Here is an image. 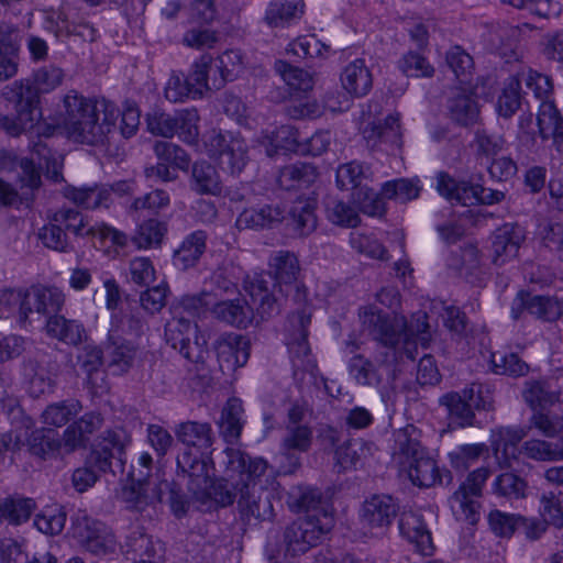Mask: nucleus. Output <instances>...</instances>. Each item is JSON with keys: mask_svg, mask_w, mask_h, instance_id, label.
<instances>
[{"mask_svg": "<svg viewBox=\"0 0 563 563\" xmlns=\"http://www.w3.org/2000/svg\"><path fill=\"white\" fill-rule=\"evenodd\" d=\"M269 275L274 278L273 286L289 295L294 291L292 300L300 303L306 299L303 286L298 284L300 264L297 255L288 250H278L268 258ZM271 280L264 274H255L244 279V289L250 295L255 311L261 320H266L279 312V305L271 289Z\"/></svg>", "mask_w": 563, "mask_h": 563, "instance_id": "obj_1", "label": "nucleus"}, {"mask_svg": "<svg viewBox=\"0 0 563 563\" xmlns=\"http://www.w3.org/2000/svg\"><path fill=\"white\" fill-rule=\"evenodd\" d=\"M63 128L69 140L91 146L104 145L114 132L117 113L113 108L98 103L70 90L63 100Z\"/></svg>", "mask_w": 563, "mask_h": 563, "instance_id": "obj_2", "label": "nucleus"}, {"mask_svg": "<svg viewBox=\"0 0 563 563\" xmlns=\"http://www.w3.org/2000/svg\"><path fill=\"white\" fill-rule=\"evenodd\" d=\"M363 330L379 341L386 349L383 363L397 361L396 345L408 335H420L427 340L429 333L428 316L423 311L415 313L407 324L405 317L389 316L373 306L364 307L360 312Z\"/></svg>", "mask_w": 563, "mask_h": 563, "instance_id": "obj_3", "label": "nucleus"}, {"mask_svg": "<svg viewBox=\"0 0 563 563\" xmlns=\"http://www.w3.org/2000/svg\"><path fill=\"white\" fill-rule=\"evenodd\" d=\"M210 461L224 476L208 483L205 501L211 499L220 507L231 506L241 497L242 484L246 483L249 465L254 457L239 449L228 448Z\"/></svg>", "mask_w": 563, "mask_h": 563, "instance_id": "obj_4", "label": "nucleus"}, {"mask_svg": "<svg viewBox=\"0 0 563 563\" xmlns=\"http://www.w3.org/2000/svg\"><path fill=\"white\" fill-rule=\"evenodd\" d=\"M268 464L261 457H254L249 465L246 483L242 484L241 497L238 499V507L243 519L255 522H272L275 519L273 506L274 494L268 490L263 477Z\"/></svg>", "mask_w": 563, "mask_h": 563, "instance_id": "obj_5", "label": "nucleus"}, {"mask_svg": "<svg viewBox=\"0 0 563 563\" xmlns=\"http://www.w3.org/2000/svg\"><path fill=\"white\" fill-rule=\"evenodd\" d=\"M331 512L310 514L297 518L283 532L285 555L296 558L319 545L333 528Z\"/></svg>", "mask_w": 563, "mask_h": 563, "instance_id": "obj_6", "label": "nucleus"}, {"mask_svg": "<svg viewBox=\"0 0 563 563\" xmlns=\"http://www.w3.org/2000/svg\"><path fill=\"white\" fill-rule=\"evenodd\" d=\"M3 98L13 106L15 118L3 119L4 129L13 134L31 130L41 118L40 93L30 79L15 80L2 90Z\"/></svg>", "mask_w": 563, "mask_h": 563, "instance_id": "obj_7", "label": "nucleus"}, {"mask_svg": "<svg viewBox=\"0 0 563 563\" xmlns=\"http://www.w3.org/2000/svg\"><path fill=\"white\" fill-rule=\"evenodd\" d=\"M311 310L307 307L292 312L288 318L287 346L292 365L294 377L303 380L306 374L314 376L317 363L311 355L307 341Z\"/></svg>", "mask_w": 563, "mask_h": 563, "instance_id": "obj_8", "label": "nucleus"}, {"mask_svg": "<svg viewBox=\"0 0 563 563\" xmlns=\"http://www.w3.org/2000/svg\"><path fill=\"white\" fill-rule=\"evenodd\" d=\"M336 183L341 189L352 191L353 200L363 213L372 217L384 214L385 202L375 190L369 188V179L362 164L351 162L341 165L336 170Z\"/></svg>", "mask_w": 563, "mask_h": 563, "instance_id": "obj_9", "label": "nucleus"}, {"mask_svg": "<svg viewBox=\"0 0 563 563\" xmlns=\"http://www.w3.org/2000/svg\"><path fill=\"white\" fill-rule=\"evenodd\" d=\"M165 340L189 362L203 361L207 352L206 340L199 335L197 324L181 312L175 311L173 318L166 323Z\"/></svg>", "mask_w": 563, "mask_h": 563, "instance_id": "obj_10", "label": "nucleus"}, {"mask_svg": "<svg viewBox=\"0 0 563 563\" xmlns=\"http://www.w3.org/2000/svg\"><path fill=\"white\" fill-rule=\"evenodd\" d=\"M205 146L210 156L217 157L222 169L232 175L240 174L247 161V145L244 140L227 132L212 130L205 136Z\"/></svg>", "mask_w": 563, "mask_h": 563, "instance_id": "obj_11", "label": "nucleus"}, {"mask_svg": "<svg viewBox=\"0 0 563 563\" xmlns=\"http://www.w3.org/2000/svg\"><path fill=\"white\" fill-rule=\"evenodd\" d=\"M380 111V104L371 101L367 110L362 112V121L365 123L363 128L364 137L368 142H373V146L385 144L388 148H399L402 144V134L400 128V114L398 112L390 113L382 119H376V114Z\"/></svg>", "mask_w": 563, "mask_h": 563, "instance_id": "obj_12", "label": "nucleus"}, {"mask_svg": "<svg viewBox=\"0 0 563 563\" xmlns=\"http://www.w3.org/2000/svg\"><path fill=\"white\" fill-rule=\"evenodd\" d=\"M489 471L485 467L470 473L459 489L452 495L451 508L459 520L475 525L479 519V498Z\"/></svg>", "mask_w": 563, "mask_h": 563, "instance_id": "obj_13", "label": "nucleus"}, {"mask_svg": "<svg viewBox=\"0 0 563 563\" xmlns=\"http://www.w3.org/2000/svg\"><path fill=\"white\" fill-rule=\"evenodd\" d=\"M130 442L131 437L123 428L107 430L100 437L97 448L89 454L88 462L102 473L123 472L124 450Z\"/></svg>", "mask_w": 563, "mask_h": 563, "instance_id": "obj_14", "label": "nucleus"}, {"mask_svg": "<svg viewBox=\"0 0 563 563\" xmlns=\"http://www.w3.org/2000/svg\"><path fill=\"white\" fill-rule=\"evenodd\" d=\"M398 511L399 506L390 495L375 494L364 500L360 520L371 536L380 537L391 526Z\"/></svg>", "mask_w": 563, "mask_h": 563, "instance_id": "obj_15", "label": "nucleus"}, {"mask_svg": "<svg viewBox=\"0 0 563 563\" xmlns=\"http://www.w3.org/2000/svg\"><path fill=\"white\" fill-rule=\"evenodd\" d=\"M52 220L58 222L77 236H99L101 240L109 239L113 244L119 246H124L128 242L125 233L106 223L88 225L82 213L73 208L58 209L53 213Z\"/></svg>", "mask_w": 563, "mask_h": 563, "instance_id": "obj_16", "label": "nucleus"}, {"mask_svg": "<svg viewBox=\"0 0 563 563\" xmlns=\"http://www.w3.org/2000/svg\"><path fill=\"white\" fill-rule=\"evenodd\" d=\"M75 534L79 544L93 555L106 556L117 551L113 531L101 521L85 518L78 523Z\"/></svg>", "mask_w": 563, "mask_h": 563, "instance_id": "obj_17", "label": "nucleus"}, {"mask_svg": "<svg viewBox=\"0 0 563 563\" xmlns=\"http://www.w3.org/2000/svg\"><path fill=\"white\" fill-rule=\"evenodd\" d=\"M169 488V483L153 478L132 479L121 492V498L128 508L142 511L147 506L162 501L164 489Z\"/></svg>", "mask_w": 563, "mask_h": 563, "instance_id": "obj_18", "label": "nucleus"}, {"mask_svg": "<svg viewBox=\"0 0 563 563\" xmlns=\"http://www.w3.org/2000/svg\"><path fill=\"white\" fill-rule=\"evenodd\" d=\"M525 230L517 223H505L492 234V261L495 265H504L518 255L525 241Z\"/></svg>", "mask_w": 563, "mask_h": 563, "instance_id": "obj_19", "label": "nucleus"}, {"mask_svg": "<svg viewBox=\"0 0 563 563\" xmlns=\"http://www.w3.org/2000/svg\"><path fill=\"white\" fill-rule=\"evenodd\" d=\"M250 341L236 333H229L216 342V352L223 373L243 367L250 357Z\"/></svg>", "mask_w": 563, "mask_h": 563, "instance_id": "obj_20", "label": "nucleus"}, {"mask_svg": "<svg viewBox=\"0 0 563 563\" xmlns=\"http://www.w3.org/2000/svg\"><path fill=\"white\" fill-rule=\"evenodd\" d=\"M408 476L413 485L419 487H432L435 484H450L452 474L450 471L440 472L437 462L427 452L409 461L406 465Z\"/></svg>", "mask_w": 563, "mask_h": 563, "instance_id": "obj_21", "label": "nucleus"}, {"mask_svg": "<svg viewBox=\"0 0 563 563\" xmlns=\"http://www.w3.org/2000/svg\"><path fill=\"white\" fill-rule=\"evenodd\" d=\"M286 219V212L279 205H264L257 208H245L236 218L239 230L273 229Z\"/></svg>", "mask_w": 563, "mask_h": 563, "instance_id": "obj_22", "label": "nucleus"}, {"mask_svg": "<svg viewBox=\"0 0 563 563\" xmlns=\"http://www.w3.org/2000/svg\"><path fill=\"white\" fill-rule=\"evenodd\" d=\"M101 424L102 418L99 413L89 412L84 415L65 429L59 440L60 449H64L66 453L85 449L89 442L90 435L100 429Z\"/></svg>", "mask_w": 563, "mask_h": 563, "instance_id": "obj_23", "label": "nucleus"}, {"mask_svg": "<svg viewBox=\"0 0 563 563\" xmlns=\"http://www.w3.org/2000/svg\"><path fill=\"white\" fill-rule=\"evenodd\" d=\"M177 466L189 477L188 489L192 496L205 503L208 483L210 482L208 463L206 460L194 455L191 452H184L177 459Z\"/></svg>", "mask_w": 563, "mask_h": 563, "instance_id": "obj_24", "label": "nucleus"}, {"mask_svg": "<svg viewBox=\"0 0 563 563\" xmlns=\"http://www.w3.org/2000/svg\"><path fill=\"white\" fill-rule=\"evenodd\" d=\"M316 197H298L288 211L287 225L300 238L310 235L318 224Z\"/></svg>", "mask_w": 563, "mask_h": 563, "instance_id": "obj_25", "label": "nucleus"}, {"mask_svg": "<svg viewBox=\"0 0 563 563\" xmlns=\"http://www.w3.org/2000/svg\"><path fill=\"white\" fill-rule=\"evenodd\" d=\"M399 531L422 555H432L434 545L429 529L421 515L411 510L402 511L399 517Z\"/></svg>", "mask_w": 563, "mask_h": 563, "instance_id": "obj_26", "label": "nucleus"}, {"mask_svg": "<svg viewBox=\"0 0 563 563\" xmlns=\"http://www.w3.org/2000/svg\"><path fill=\"white\" fill-rule=\"evenodd\" d=\"M211 311L218 320L242 329L247 328L255 318L254 309L244 298L219 301Z\"/></svg>", "mask_w": 563, "mask_h": 563, "instance_id": "obj_27", "label": "nucleus"}, {"mask_svg": "<svg viewBox=\"0 0 563 563\" xmlns=\"http://www.w3.org/2000/svg\"><path fill=\"white\" fill-rule=\"evenodd\" d=\"M341 84L353 97L367 95L373 86V77L365 62L357 58L349 63L341 73Z\"/></svg>", "mask_w": 563, "mask_h": 563, "instance_id": "obj_28", "label": "nucleus"}, {"mask_svg": "<svg viewBox=\"0 0 563 563\" xmlns=\"http://www.w3.org/2000/svg\"><path fill=\"white\" fill-rule=\"evenodd\" d=\"M189 186L198 195L218 196L222 191V183L217 168L207 161H197L191 167Z\"/></svg>", "mask_w": 563, "mask_h": 563, "instance_id": "obj_29", "label": "nucleus"}, {"mask_svg": "<svg viewBox=\"0 0 563 563\" xmlns=\"http://www.w3.org/2000/svg\"><path fill=\"white\" fill-rule=\"evenodd\" d=\"M64 196L75 205L86 209L108 208L111 202V189L108 185H93L88 187L68 186L64 189Z\"/></svg>", "mask_w": 563, "mask_h": 563, "instance_id": "obj_30", "label": "nucleus"}, {"mask_svg": "<svg viewBox=\"0 0 563 563\" xmlns=\"http://www.w3.org/2000/svg\"><path fill=\"white\" fill-rule=\"evenodd\" d=\"M420 431L413 424L395 432L394 460L400 465H406L409 461L418 457L426 452L420 442Z\"/></svg>", "mask_w": 563, "mask_h": 563, "instance_id": "obj_31", "label": "nucleus"}, {"mask_svg": "<svg viewBox=\"0 0 563 563\" xmlns=\"http://www.w3.org/2000/svg\"><path fill=\"white\" fill-rule=\"evenodd\" d=\"M539 133L543 140L553 139L559 151H563V118L552 101L543 100L537 117Z\"/></svg>", "mask_w": 563, "mask_h": 563, "instance_id": "obj_32", "label": "nucleus"}, {"mask_svg": "<svg viewBox=\"0 0 563 563\" xmlns=\"http://www.w3.org/2000/svg\"><path fill=\"white\" fill-rule=\"evenodd\" d=\"M385 352L386 349L384 347V351L380 352L382 358L377 361L378 365L361 354L354 355L349 361V373L357 384L363 386L377 387L382 383L383 375L379 372V367L388 366L395 362L389 358L388 363H383V360L385 358Z\"/></svg>", "mask_w": 563, "mask_h": 563, "instance_id": "obj_33", "label": "nucleus"}, {"mask_svg": "<svg viewBox=\"0 0 563 563\" xmlns=\"http://www.w3.org/2000/svg\"><path fill=\"white\" fill-rule=\"evenodd\" d=\"M242 413L243 406L239 398H230L222 408L218 427L225 442L234 443L239 440L244 426Z\"/></svg>", "mask_w": 563, "mask_h": 563, "instance_id": "obj_34", "label": "nucleus"}, {"mask_svg": "<svg viewBox=\"0 0 563 563\" xmlns=\"http://www.w3.org/2000/svg\"><path fill=\"white\" fill-rule=\"evenodd\" d=\"M207 233L202 230L190 233L174 253L175 266L187 269L196 265L206 251Z\"/></svg>", "mask_w": 563, "mask_h": 563, "instance_id": "obj_35", "label": "nucleus"}, {"mask_svg": "<svg viewBox=\"0 0 563 563\" xmlns=\"http://www.w3.org/2000/svg\"><path fill=\"white\" fill-rule=\"evenodd\" d=\"M317 177V168L311 164L295 163L279 170L277 184L282 189L292 190L309 186Z\"/></svg>", "mask_w": 563, "mask_h": 563, "instance_id": "obj_36", "label": "nucleus"}, {"mask_svg": "<svg viewBox=\"0 0 563 563\" xmlns=\"http://www.w3.org/2000/svg\"><path fill=\"white\" fill-rule=\"evenodd\" d=\"M474 393V386L471 389L459 393H448L441 397L440 402L448 408L450 417L460 427L473 426L475 415L472 410L473 404L470 401V394Z\"/></svg>", "mask_w": 563, "mask_h": 563, "instance_id": "obj_37", "label": "nucleus"}, {"mask_svg": "<svg viewBox=\"0 0 563 563\" xmlns=\"http://www.w3.org/2000/svg\"><path fill=\"white\" fill-rule=\"evenodd\" d=\"M23 375L29 380V390L33 397L51 393L54 388L55 376L36 358L23 362Z\"/></svg>", "mask_w": 563, "mask_h": 563, "instance_id": "obj_38", "label": "nucleus"}, {"mask_svg": "<svg viewBox=\"0 0 563 563\" xmlns=\"http://www.w3.org/2000/svg\"><path fill=\"white\" fill-rule=\"evenodd\" d=\"M46 330L51 336L71 345H78L86 339V330L82 324L63 316L49 317Z\"/></svg>", "mask_w": 563, "mask_h": 563, "instance_id": "obj_39", "label": "nucleus"}, {"mask_svg": "<svg viewBox=\"0 0 563 563\" xmlns=\"http://www.w3.org/2000/svg\"><path fill=\"white\" fill-rule=\"evenodd\" d=\"M177 439L188 446L209 449L212 445V429L209 423L187 421L176 429Z\"/></svg>", "mask_w": 563, "mask_h": 563, "instance_id": "obj_40", "label": "nucleus"}, {"mask_svg": "<svg viewBox=\"0 0 563 563\" xmlns=\"http://www.w3.org/2000/svg\"><path fill=\"white\" fill-rule=\"evenodd\" d=\"M213 58L209 54L201 55L191 65V69L186 76L189 86L194 90V99L201 98L205 91L214 89L212 86V78L209 77L212 70Z\"/></svg>", "mask_w": 563, "mask_h": 563, "instance_id": "obj_41", "label": "nucleus"}, {"mask_svg": "<svg viewBox=\"0 0 563 563\" xmlns=\"http://www.w3.org/2000/svg\"><path fill=\"white\" fill-rule=\"evenodd\" d=\"M19 312L25 320L32 312L30 292L4 288L0 290V318H9Z\"/></svg>", "mask_w": 563, "mask_h": 563, "instance_id": "obj_42", "label": "nucleus"}, {"mask_svg": "<svg viewBox=\"0 0 563 563\" xmlns=\"http://www.w3.org/2000/svg\"><path fill=\"white\" fill-rule=\"evenodd\" d=\"M36 504L32 498L8 497L0 500V519L18 526L29 520Z\"/></svg>", "mask_w": 563, "mask_h": 563, "instance_id": "obj_43", "label": "nucleus"}, {"mask_svg": "<svg viewBox=\"0 0 563 563\" xmlns=\"http://www.w3.org/2000/svg\"><path fill=\"white\" fill-rule=\"evenodd\" d=\"M451 119L460 125H471L478 118L476 101L468 95L459 93L449 100L448 104Z\"/></svg>", "mask_w": 563, "mask_h": 563, "instance_id": "obj_44", "label": "nucleus"}, {"mask_svg": "<svg viewBox=\"0 0 563 563\" xmlns=\"http://www.w3.org/2000/svg\"><path fill=\"white\" fill-rule=\"evenodd\" d=\"M82 409L78 400L69 399L52 404L42 412L43 423L49 427H63Z\"/></svg>", "mask_w": 563, "mask_h": 563, "instance_id": "obj_45", "label": "nucleus"}, {"mask_svg": "<svg viewBox=\"0 0 563 563\" xmlns=\"http://www.w3.org/2000/svg\"><path fill=\"white\" fill-rule=\"evenodd\" d=\"M32 311L51 314L60 310L65 298L57 288L38 287L30 292Z\"/></svg>", "mask_w": 563, "mask_h": 563, "instance_id": "obj_46", "label": "nucleus"}, {"mask_svg": "<svg viewBox=\"0 0 563 563\" xmlns=\"http://www.w3.org/2000/svg\"><path fill=\"white\" fill-rule=\"evenodd\" d=\"M421 191L418 178H399L386 181L382 187V195L386 199L407 202L419 197Z\"/></svg>", "mask_w": 563, "mask_h": 563, "instance_id": "obj_47", "label": "nucleus"}, {"mask_svg": "<svg viewBox=\"0 0 563 563\" xmlns=\"http://www.w3.org/2000/svg\"><path fill=\"white\" fill-rule=\"evenodd\" d=\"M125 555L134 562L155 558L157 549L152 538L142 531H133L122 547Z\"/></svg>", "mask_w": 563, "mask_h": 563, "instance_id": "obj_48", "label": "nucleus"}, {"mask_svg": "<svg viewBox=\"0 0 563 563\" xmlns=\"http://www.w3.org/2000/svg\"><path fill=\"white\" fill-rule=\"evenodd\" d=\"M490 364L493 372L498 375L520 377L529 373V365L516 353L494 352Z\"/></svg>", "mask_w": 563, "mask_h": 563, "instance_id": "obj_49", "label": "nucleus"}, {"mask_svg": "<svg viewBox=\"0 0 563 563\" xmlns=\"http://www.w3.org/2000/svg\"><path fill=\"white\" fill-rule=\"evenodd\" d=\"M369 452L367 444L361 439L345 441L335 450V465L339 471L352 468Z\"/></svg>", "mask_w": 563, "mask_h": 563, "instance_id": "obj_50", "label": "nucleus"}, {"mask_svg": "<svg viewBox=\"0 0 563 563\" xmlns=\"http://www.w3.org/2000/svg\"><path fill=\"white\" fill-rule=\"evenodd\" d=\"M153 152L161 163H166L180 170H188L190 157L179 145L168 141H155Z\"/></svg>", "mask_w": 563, "mask_h": 563, "instance_id": "obj_51", "label": "nucleus"}, {"mask_svg": "<svg viewBox=\"0 0 563 563\" xmlns=\"http://www.w3.org/2000/svg\"><path fill=\"white\" fill-rule=\"evenodd\" d=\"M529 313L539 320L552 322L563 314V302L553 297L530 294Z\"/></svg>", "mask_w": 563, "mask_h": 563, "instance_id": "obj_52", "label": "nucleus"}, {"mask_svg": "<svg viewBox=\"0 0 563 563\" xmlns=\"http://www.w3.org/2000/svg\"><path fill=\"white\" fill-rule=\"evenodd\" d=\"M27 430V435L24 440L29 452L42 460L51 457L55 452L60 449L59 440L51 438L44 429H37L31 433Z\"/></svg>", "mask_w": 563, "mask_h": 563, "instance_id": "obj_53", "label": "nucleus"}, {"mask_svg": "<svg viewBox=\"0 0 563 563\" xmlns=\"http://www.w3.org/2000/svg\"><path fill=\"white\" fill-rule=\"evenodd\" d=\"M494 493L508 499L526 497L528 484L526 479L511 472L498 475L493 484Z\"/></svg>", "mask_w": 563, "mask_h": 563, "instance_id": "obj_54", "label": "nucleus"}, {"mask_svg": "<svg viewBox=\"0 0 563 563\" xmlns=\"http://www.w3.org/2000/svg\"><path fill=\"white\" fill-rule=\"evenodd\" d=\"M275 70L292 90L307 92L313 87L312 77L307 71L291 66L287 62L277 60L275 63Z\"/></svg>", "mask_w": 563, "mask_h": 563, "instance_id": "obj_55", "label": "nucleus"}, {"mask_svg": "<svg viewBox=\"0 0 563 563\" xmlns=\"http://www.w3.org/2000/svg\"><path fill=\"white\" fill-rule=\"evenodd\" d=\"M523 398L533 410H537L552 406L559 400L560 395L549 390L543 382L530 380L526 383Z\"/></svg>", "mask_w": 563, "mask_h": 563, "instance_id": "obj_56", "label": "nucleus"}, {"mask_svg": "<svg viewBox=\"0 0 563 563\" xmlns=\"http://www.w3.org/2000/svg\"><path fill=\"white\" fill-rule=\"evenodd\" d=\"M37 238L45 247L56 252L66 253L73 249L63 225L52 219L48 224L38 230Z\"/></svg>", "mask_w": 563, "mask_h": 563, "instance_id": "obj_57", "label": "nucleus"}, {"mask_svg": "<svg viewBox=\"0 0 563 563\" xmlns=\"http://www.w3.org/2000/svg\"><path fill=\"white\" fill-rule=\"evenodd\" d=\"M445 63L460 82L465 84L468 81L474 68V62L472 56L461 46H454L446 52Z\"/></svg>", "mask_w": 563, "mask_h": 563, "instance_id": "obj_58", "label": "nucleus"}, {"mask_svg": "<svg viewBox=\"0 0 563 563\" xmlns=\"http://www.w3.org/2000/svg\"><path fill=\"white\" fill-rule=\"evenodd\" d=\"M325 211L328 219L333 224L355 228L360 223V216L357 211L342 200L329 199L325 206Z\"/></svg>", "mask_w": 563, "mask_h": 563, "instance_id": "obj_59", "label": "nucleus"}, {"mask_svg": "<svg viewBox=\"0 0 563 563\" xmlns=\"http://www.w3.org/2000/svg\"><path fill=\"white\" fill-rule=\"evenodd\" d=\"M242 65V55L239 51L228 49L222 53L218 58L217 70L219 71V77H212V86L217 90L222 88L224 84L229 80H232L235 71Z\"/></svg>", "mask_w": 563, "mask_h": 563, "instance_id": "obj_60", "label": "nucleus"}, {"mask_svg": "<svg viewBox=\"0 0 563 563\" xmlns=\"http://www.w3.org/2000/svg\"><path fill=\"white\" fill-rule=\"evenodd\" d=\"M166 227L156 219L144 221L133 236L134 244L140 249H148L162 242Z\"/></svg>", "mask_w": 563, "mask_h": 563, "instance_id": "obj_61", "label": "nucleus"}, {"mask_svg": "<svg viewBox=\"0 0 563 563\" xmlns=\"http://www.w3.org/2000/svg\"><path fill=\"white\" fill-rule=\"evenodd\" d=\"M488 523L493 532L498 537H510L518 527L526 526L527 519L500 510H493L488 516Z\"/></svg>", "mask_w": 563, "mask_h": 563, "instance_id": "obj_62", "label": "nucleus"}, {"mask_svg": "<svg viewBox=\"0 0 563 563\" xmlns=\"http://www.w3.org/2000/svg\"><path fill=\"white\" fill-rule=\"evenodd\" d=\"M65 73L60 67L46 65L34 71L31 82L38 93H48L62 85Z\"/></svg>", "mask_w": 563, "mask_h": 563, "instance_id": "obj_63", "label": "nucleus"}, {"mask_svg": "<svg viewBox=\"0 0 563 563\" xmlns=\"http://www.w3.org/2000/svg\"><path fill=\"white\" fill-rule=\"evenodd\" d=\"M147 130L153 135L172 137L178 132L177 113L170 114L155 110L147 114Z\"/></svg>", "mask_w": 563, "mask_h": 563, "instance_id": "obj_64", "label": "nucleus"}]
</instances>
